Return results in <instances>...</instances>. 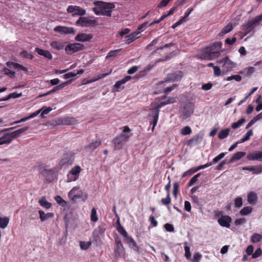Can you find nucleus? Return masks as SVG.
Returning <instances> with one entry per match:
<instances>
[{
    "label": "nucleus",
    "instance_id": "nucleus-10",
    "mask_svg": "<svg viewBox=\"0 0 262 262\" xmlns=\"http://www.w3.org/2000/svg\"><path fill=\"white\" fill-rule=\"evenodd\" d=\"M193 112V108L191 103H187L183 107L181 112V117L183 119H186L191 116Z\"/></svg>",
    "mask_w": 262,
    "mask_h": 262
},
{
    "label": "nucleus",
    "instance_id": "nucleus-17",
    "mask_svg": "<svg viewBox=\"0 0 262 262\" xmlns=\"http://www.w3.org/2000/svg\"><path fill=\"white\" fill-rule=\"evenodd\" d=\"M74 160V156L71 154H66L63 159L60 161V164L62 166H68L72 164Z\"/></svg>",
    "mask_w": 262,
    "mask_h": 262
},
{
    "label": "nucleus",
    "instance_id": "nucleus-41",
    "mask_svg": "<svg viewBox=\"0 0 262 262\" xmlns=\"http://www.w3.org/2000/svg\"><path fill=\"white\" fill-rule=\"evenodd\" d=\"M262 238V236L258 233H254L251 237V242L253 243L259 242Z\"/></svg>",
    "mask_w": 262,
    "mask_h": 262
},
{
    "label": "nucleus",
    "instance_id": "nucleus-52",
    "mask_svg": "<svg viewBox=\"0 0 262 262\" xmlns=\"http://www.w3.org/2000/svg\"><path fill=\"white\" fill-rule=\"evenodd\" d=\"M40 110H41V116L43 117L45 115L49 114L52 110V108L50 107L44 106Z\"/></svg>",
    "mask_w": 262,
    "mask_h": 262
},
{
    "label": "nucleus",
    "instance_id": "nucleus-43",
    "mask_svg": "<svg viewBox=\"0 0 262 262\" xmlns=\"http://www.w3.org/2000/svg\"><path fill=\"white\" fill-rule=\"evenodd\" d=\"M201 173H199L196 174H195L194 176H193L189 181L188 183L189 186H191L193 185L196 182L198 181V178L201 176Z\"/></svg>",
    "mask_w": 262,
    "mask_h": 262
},
{
    "label": "nucleus",
    "instance_id": "nucleus-34",
    "mask_svg": "<svg viewBox=\"0 0 262 262\" xmlns=\"http://www.w3.org/2000/svg\"><path fill=\"white\" fill-rule=\"evenodd\" d=\"M22 96L21 93H17L16 92H14L12 93H10L7 97L0 99V101H7L11 98H17L21 97Z\"/></svg>",
    "mask_w": 262,
    "mask_h": 262
},
{
    "label": "nucleus",
    "instance_id": "nucleus-3",
    "mask_svg": "<svg viewBox=\"0 0 262 262\" xmlns=\"http://www.w3.org/2000/svg\"><path fill=\"white\" fill-rule=\"evenodd\" d=\"M262 21V15L256 16L253 19L249 20L248 22L243 25V30L247 35L248 33L254 32V28L256 26L259 25L260 22Z\"/></svg>",
    "mask_w": 262,
    "mask_h": 262
},
{
    "label": "nucleus",
    "instance_id": "nucleus-14",
    "mask_svg": "<svg viewBox=\"0 0 262 262\" xmlns=\"http://www.w3.org/2000/svg\"><path fill=\"white\" fill-rule=\"evenodd\" d=\"M183 76L182 72L180 71L167 74L165 81L173 82L180 80Z\"/></svg>",
    "mask_w": 262,
    "mask_h": 262
},
{
    "label": "nucleus",
    "instance_id": "nucleus-30",
    "mask_svg": "<svg viewBox=\"0 0 262 262\" xmlns=\"http://www.w3.org/2000/svg\"><path fill=\"white\" fill-rule=\"evenodd\" d=\"M246 155L245 152H237L233 155L232 158L230 159V160L228 162V163H233L234 161L239 160L242 158L244 157Z\"/></svg>",
    "mask_w": 262,
    "mask_h": 262
},
{
    "label": "nucleus",
    "instance_id": "nucleus-59",
    "mask_svg": "<svg viewBox=\"0 0 262 262\" xmlns=\"http://www.w3.org/2000/svg\"><path fill=\"white\" fill-rule=\"evenodd\" d=\"M202 255L199 253L197 252L193 255L192 262H199Z\"/></svg>",
    "mask_w": 262,
    "mask_h": 262
},
{
    "label": "nucleus",
    "instance_id": "nucleus-38",
    "mask_svg": "<svg viewBox=\"0 0 262 262\" xmlns=\"http://www.w3.org/2000/svg\"><path fill=\"white\" fill-rule=\"evenodd\" d=\"M252 208L250 206H246L244 207L240 211V214L242 215H246L251 213Z\"/></svg>",
    "mask_w": 262,
    "mask_h": 262
},
{
    "label": "nucleus",
    "instance_id": "nucleus-9",
    "mask_svg": "<svg viewBox=\"0 0 262 262\" xmlns=\"http://www.w3.org/2000/svg\"><path fill=\"white\" fill-rule=\"evenodd\" d=\"M116 247L114 250L115 257L116 259L125 255V250L121 243V240L117 238L115 240Z\"/></svg>",
    "mask_w": 262,
    "mask_h": 262
},
{
    "label": "nucleus",
    "instance_id": "nucleus-19",
    "mask_svg": "<svg viewBox=\"0 0 262 262\" xmlns=\"http://www.w3.org/2000/svg\"><path fill=\"white\" fill-rule=\"evenodd\" d=\"M58 122L63 125L75 124L77 122V120L74 117H64L58 119Z\"/></svg>",
    "mask_w": 262,
    "mask_h": 262
},
{
    "label": "nucleus",
    "instance_id": "nucleus-6",
    "mask_svg": "<svg viewBox=\"0 0 262 262\" xmlns=\"http://www.w3.org/2000/svg\"><path fill=\"white\" fill-rule=\"evenodd\" d=\"M84 46L80 43H70L66 48L65 51L68 54H72L75 52L83 50Z\"/></svg>",
    "mask_w": 262,
    "mask_h": 262
},
{
    "label": "nucleus",
    "instance_id": "nucleus-21",
    "mask_svg": "<svg viewBox=\"0 0 262 262\" xmlns=\"http://www.w3.org/2000/svg\"><path fill=\"white\" fill-rule=\"evenodd\" d=\"M247 158L249 160H257L262 161V152L258 151L249 154L247 155Z\"/></svg>",
    "mask_w": 262,
    "mask_h": 262
},
{
    "label": "nucleus",
    "instance_id": "nucleus-27",
    "mask_svg": "<svg viewBox=\"0 0 262 262\" xmlns=\"http://www.w3.org/2000/svg\"><path fill=\"white\" fill-rule=\"evenodd\" d=\"M28 129H29V127L25 126V127H22L21 128H19L17 130H16L12 133H10V134L11 135L12 139L13 140L14 138H15L19 136L21 134H23L26 130H27Z\"/></svg>",
    "mask_w": 262,
    "mask_h": 262
},
{
    "label": "nucleus",
    "instance_id": "nucleus-16",
    "mask_svg": "<svg viewBox=\"0 0 262 262\" xmlns=\"http://www.w3.org/2000/svg\"><path fill=\"white\" fill-rule=\"evenodd\" d=\"M54 31L60 34H74L75 31L73 28L64 26H57L54 29Z\"/></svg>",
    "mask_w": 262,
    "mask_h": 262
},
{
    "label": "nucleus",
    "instance_id": "nucleus-32",
    "mask_svg": "<svg viewBox=\"0 0 262 262\" xmlns=\"http://www.w3.org/2000/svg\"><path fill=\"white\" fill-rule=\"evenodd\" d=\"M247 200L250 204H255L257 200L256 194L253 191L250 192L248 194Z\"/></svg>",
    "mask_w": 262,
    "mask_h": 262
},
{
    "label": "nucleus",
    "instance_id": "nucleus-64",
    "mask_svg": "<svg viewBox=\"0 0 262 262\" xmlns=\"http://www.w3.org/2000/svg\"><path fill=\"white\" fill-rule=\"evenodd\" d=\"M261 253V250L260 248H257L254 253L252 255V257L253 258H256L259 256Z\"/></svg>",
    "mask_w": 262,
    "mask_h": 262
},
{
    "label": "nucleus",
    "instance_id": "nucleus-36",
    "mask_svg": "<svg viewBox=\"0 0 262 262\" xmlns=\"http://www.w3.org/2000/svg\"><path fill=\"white\" fill-rule=\"evenodd\" d=\"M64 43L58 42V41H52L50 45L51 47L56 50H61L63 49L64 46Z\"/></svg>",
    "mask_w": 262,
    "mask_h": 262
},
{
    "label": "nucleus",
    "instance_id": "nucleus-25",
    "mask_svg": "<svg viewBox=\"0 0 262 262\" xmlns=\"http://www.w3.org/2000/svg\"><path fill=\"white\" fill-rule=\"evenodd\" d=\"M243 169L252 171L253 174H259L262 172V166L244 167Z\"/></svg>",
    "mask_w": 262,
    "mask_h": 262
},
{
    "label": "nucleus",
    "instance_id": "nucleus-4",
    "mask_svg": "<svg viewBox=\"0 0 262 262\" xmlns=\"http://www.w3.org/2000/svg\"><path fill=\"white\" fill-rule=\"evenodd\" d=\"M39 171L48 183L52 182L56 178V174L54 170L49 168L47 165L44 164L39 165Z\"/></svg>",
    "mask_w": 262,
    "mask_h": 262
},
{
    "label": "nucleus",
    "instance_id": "nucleus-46",
    "mask_svg": "<svg viewBox=\"0 0 262 262\" xmlns=\"http://www.w3.org/2000/svg\"><path fill=\"white\" fill-rule=\"evenodd\" d=\"M243 205V199L241 197H237L234 200V206L236 208H240Z\"/></svg>",
    "mask_w": 262,
    "mask_h": 262
},
{
    "label": "nucleus",
    "instance_id": "nucleus-37",
    "mask_svg": "<svg viewBox=\"0 0 262 262\" xmlns=\"http://www.w3.org/2000/svg\"><path fill=\"white\" fill-rule=\"evenodd\" d=\"M9 222V219L8 217H0V228L5 229L7 226Z\"/></svg>",
    "mask_w": 262,
    "mask_h": 262
},
{
    "label": "nucleus",
    "instance_id": "nucleus-23",
    "mask_svg": "<svg viewBox=\"0 0 262 262\" xmlns=\"http://www.w3.org/2000/svg\"><path fill=\"white\" fill-rule=\"evenodd\" d=\"M125 242L128 244L129 246L132 248L134 250L138 252L139 247H138L136 242L134 240V239L128 236H126L125 239Z\"/></svg>",
    "mask_w": 262,
    "mask_h": 262
},
{
    "label": "nucleus",
    "instance_id": "nucleus-54",
    "mask_svg": "<svg viewBox=\"0 0 262 262\" xmlns=\"http://www.w3.org/2000/svg\"><path fill=\"white\" fill-rule=\"evenodd\" d=\"M20 55L24 58H29L32 59L33 58V56L28 53L26 51H23L20 53Z\"/></svg>",
    "mask_w": 262,
    "mask_h": 262
},
{
    "label": "nucleus",
    "instance_id": "nucleus-20",
    "mask_svg": "<svg viewBox=\"0 0 262 262\" xmlns=\"http://www.w3.org/2000/svg\"><path fill=\"white\" fill-rule=\"evenodd\" d=\"M92 38L93 36L91 34L80 33L75 37V40L77 41H89Z\"/></svg>",
    "mask_w": 262,
    "mask_h": 262
},
{
    "label": "nucleus",
    "instance_id": "nucleus-51",
    "mask_svg": "<svg viewBox=\"0 0 262 262\" xmlns=\"http://www.w3.org/2000/svg\"><path fill=\"white\" fill-rule=\"evenodd\" d=\"M117 230L121 234H122L125 237L127 236V235H128L127 233L126 232L124 227L123 226H122L120 224H119V226L117 227Z\"/></svg>",
    "mask_w": 262,
    "mask_h": 262
},
{
    "label": "nucleus",
    "instance_id": "nucleus-22",
    "mask_svg": "<svg viewBox=\"0 0 262 262\" xmlns=\"http://www.w3.org/2000/svg\"><path fill=\"white\" fill-rule=\"evenodd\" d=\"M39 218L41 222H45L54 216L53 213L48 212L45 213L42 210H39Z\"/></svg>",
    "mask_w": 262,
    "mask_h": 262
},
{
    "label": "nucleus",
    "instance_id": "nucleus-58",
    "mask_svg": "<svg viewBox=\"0 0 262 262\" xmlns=\"http://www.w3.org/2000/svg\"><path fill=\"white\" fill-rule=\"evenodd\" d=\"M246 222V220L244 218H239L235 220L234 224L235 225H241Z\"/></svg>",
    "mask_w": 262,
    "mask_h": 262
},
{
    "label": "nucleus",
    "instance_id": "nucleus-53",
    "mask_svg": "<svg viewBox=\"0 0 262 262\" xmlns=\"http://www.w3.org/2000/svg\"><path fill=\"white\" fill-rule=\"evenodd\" d=\"M225 152H222L218 156L215 157L213 160H212V163H217L220 160H221L222 158H223L225 156Z\"/></svg>",
    "mask_w": 262,
    "mask_h": 262
},
{
    "label": "nucleus",
    "instance_id": "nucleus-7",
    "mask_svg": "<svg viewBox=\"0 0 262 262\" xmlns=\"http://www.w3.org/2000/svg\"><path fill=\"white\" fill-rule=\"evenodd\" d=\"M128 137V136H126L123 133H122L119 136L115 138L113 140L114 149L116 150H119L121 149L123 144L126 142Z\"/></svg>",
    "mask_w": 262,
    "mask_h": 262
},
{
    "label": "nucleus",
    "instance_id": "nucleus-28",
    "mask_svg": "<svg viewBox=\"0 0 262 262\" xmlns=\"http://www.w3.org/2000/svg\"><path fill=\"white\" fill-rule=\"evenodd\" d=\"M12 139L11 137L10 133L5 134L4 136L0 137V145L7 144H10Z\"/></svg>",
    "mask_w": 262,
    "mask_h": 262
},
{
    "label": "nucleus",
    "instance_id": "nucleus-2",
    "mask_svg": "<svg viewBox=\"0 0 262 262\" xmlns=\"http://www.w3.org/2000/svg\"><path fill=\"white\" fill-rule=\"evenodd\" d=\"M175 102L176 98L170 97L164 101L161 102L159 104H158L157 107L150 110L149 113V116H152L154 118V127L155 126L157 123L160 108L166 104L173 103Z\"/></svg>",
    "mask_w": 262,
    "mask_h": 262
},
{
    "label": "nucleus",
    "instance_id": "nucleus-57",
    "mask_svg": "<svg viewBox=\"0 0 262 262\" xmlns=\"http://www.w3.org/2000/svg\"><path fill=\"white\" fill-rule=\"evenodd\" d=\"M55 200L56 202L59 205H66V202L63 200L62 198L59 195H56L55 196Z\"/></svg>",
    "mask_w": 262,
    "mask_h": 262
},
{
    "label": "nucleus",
    "instance_id": "nucleus-35",
    "mask_svg": "<svg viewBox=\"0 0 262 262\" xmlns=\"http://www.w3.org/2000/svg\"><path fill=\"white\" fill-rule=\"evenodd\" d=\"M230 132V129L229 128L221 130L218 135V137L220 139L226 138L229 135Z\"/></svg>",
    "mask_w": 262,
    "mask_h": 262
},
{
    "label": "nucleus",
    "instance_id": "nucleus-1",
    "mask_svg": "<svg viewBox=\"0 0 262 262\" xmlns=\"http://www.w3.org/2000/svg\"><path fill=\"white\" fill-rule=\"evenodd\" d=\"M94 5L96 6V7L93 8V10L95 14L110 17L112 15V9L115 7L113 3H106L102 1H95Z\"/></svg>",
    "mask_w": 262,
    "mask_h": 262
},
{
    "label": "nucleus",
    "instance_id": "nucleus-15",
    "mask_svg": "<svg viewBox=\"0 0 262 262\" xmlns=\"http://www.w3.org/2000/svg\"><path fill=\"white\" fill-rule=\"evenodd\" d=\"M203 136L202 133H199L195 137L188 140L186 144L190 147L199 144L202 141Z\"/></svg>",
    "mask_w": 262,
    "mask_h": 262
},
{
    "label": "nucleus",
    "instance_id": "nucleus-42",
    "mask_svg": "<svg viewBox=\"0 0 262 262\" xmlns=\"http://www.w3.org/2000/svg\"><path fill=\"white\" fill-rule=\"evenodd\" d=\"M253 135V131L252 129H250L248 131V132L246 134L245 137L243 138L241 141L240 142L243 143L247 140H248L250 137Z\"/></svg>",
    "mask_w": 262,
    "mask_h": 262
},
{
    "label": "nucleus",
    "instance_id": "nucleus-26",
    "mask_svg": "<svg viewBox=\"0 0 262 262\" xmlns=\"http://www.w3.org/2000/svg\"><path fill=\"white\" fill-rule=\"evenodd\" d=\"M101 144L100 140H96L94 142H92L88 145L85 148L88 151H93L95 149H96L98 147H99Z\"/></svg>",
    "mask_w": 262,
    "mask_h": 262
},
{
    "label": "nucleus",
    "instance_id": "nucleus-63",
    "mask_svg": "<svg viewBox=\"0 0 262 262\" xmlns=\"http://www.w3.org/2000/svg\"><path fill=\"white\" fill-rule=\"evenodd\" d=\"M120 50H115L114 51H111L108 53L107 55L106 56V58H108L109 57H114L116 55V54L119 52Z\"/></svg>",
    "mask_w": 262,
    "mask_h": 262
},
{
    "label": "nucleus",
    "instance_id": "nucleus-60",
    "mask_svg": "<svg viewBox=\"0 0 262 262\" xmlns=\"http://www.w3.org/2000/svg\"><path fill=\"white\" fill-rule=\"evenodd\" d=\"M179 188V184L178 182H175L173 184V193L174 196H177V193L178 192Z\"/></svg>",
    "mask_w": 262,
    "mask_h": 262
},
{
    "label": "nucleus",
    "instance_id": "nucleus-62",
    "mask_svg": "<svg viewBox=\"0 0 262 262\" xmlns=\"http://www.w3.org/2000/svg\"><path fill=\"white\" fill-rule=\"evenodd\" d=\"M237 39L236 37H233L232 39H230L229 38H227L226 39H225V42L226 43L228 44V45H233L234 42H235V41H236Z\"/></svg>",
    "mask_w": 262,
    "mask_h": 262
},
{
    "label": "nucleus",
    "instance_id": "nucleus-18",
    "mask_svg": "<svg viewBox=\"0 0 262 262\" xmlns=\"http://www.w3.org/2000/svg\"><path fill=\"white\" fill-rule=\"evenodd\" d=\"M219 224L222 227L229 228L231 218L228 215H222L217 220Z\"/></svg>",
    "mask_w": 262,
    "mask_h": 262
},
{
    "label": "nucleus",
    "instance_id": "nucleus-50",
    "mask_svg": "<svg viewBox=\"0 0 262 262\" xmlns=\"http://www.w3.org/2000/svg\"><path fill=\"white\" fill-rule=\"evenodd\" d=\"M79 187H75L68 193L69 197L72 200V199L74 197V196L77 193V191L78 190Z\"/></svg>",
    "mask_w": 262,
    "mask_h": 262
},
{
    "label": "nucleus",
    "instance_id": "nucleus-29",
    "mask_svg": "<svg viewBox=\"0 0 262 262\" xmlns=\"http://www.w3.org/2000/svg\"><path fill=\"white\" fill-rule=\"evenodd\" d=\"M233 29V25L231 23H229L227 26L224 27L219 34L220 37H223L225 34L231 31Z\"/></svg>",
    "mask_w": 262,
    "mask_h": 262
},
{
    "label": "nucleus",
    "instance_id": "nucleus-31",
    "mask_svg": "<svg viewBox=\"0 0 262 262\" xmlns=\"http://www.w3.org/2000/svg\"><path fill=\"white\" fill-rule=\"evenodd\" d=\"M140 32L135 31L130 34L126 35L125 37L127 38V43H130L134 41L135 39L139 37V34Z\"/></svg>",
    "mask_w": 262,
    "mask_h": 262
},
{
    "label": "nucleus",
    "instance_id": "nucleus-48",
    "mask_svg": "<svg viewBox=\"0 0 262 262\" xmlns=\"http://www.w3.org/2000/svg\"><path fill=\"white\" fill-rule=\"evenodd\" d=\"M3 72L7 75L9 76L10 78H13L15 76V72L10 70V69L5 68L3 69Z\"/></svg>",
    "mask_w": 262,
    "mask_h": 262
},
{
    "label": "nucleus",
    "instance_id": "nucleus-33",
    "mask_svg": "<svg viewBox=\"0 0 262 262\" xmlns=\"http://www.w3.org/2000/svg\"><path fill=\"white\" fill-rule=\"evenodd\" d=\"M38 203L41 206L47 209L50 208L52 205L51 203L47 201L45 196H42L41 199L39 200Z\"/></svg>",
    "mask_w": 262,
    "mask_h": 262
},
{
    "label": "nucleus",
    "instance_id": "nucleus-56",
    "mask_svg": "<svg viewBox=\"0 0 262 262\" xmlns=\"http://www.w3.org/2000/svg\"><path fill=\"white\" fill-rule=\"evenodd\" d=\"M162 203L164 205H168L171 202V198L170 197V194H167V196L166 198H163L161 200Z\"/></svg>",
    "mask_w": 262,
    "mask_h": 262
},
{
    "label": "nucleus",
    "instance_id": "nucleus-45",
    "mask_svg": "<svg viewBox=\"0 0 262 262\" xmlns=\"http://www.w3.org/2000/svg\"><path fill=\"white\" fill-rule=\"evenodd\" d=\"M91 245V242H80V247L82 250H86L90 248Z\"/></svg>",
    "mask_w": 262,
    "mask_h": 262
},
{
    "label": "nucleus",
    "instance_id": "nucleus-49",
    "mask_svg": "<svg viewBox=\"0 0 262 262\" xmlns=\"http://www.w3.org/2000/svg\"><path fill=\"white\" fill-rule=\"evenodd\" d=\"M91 220L92 221L96 222L98 221L97 212L95 208H93L91 211Z\"/></svg>",
    "mask_w": 262,
    "mask_h": 262
},
{
    "label": "nucleus",
    "instance_id": "nucleus-61",
    "mask_svg": "<svg viewBox=\"0 0 262 262\" xmlns=\"http://www.w3.org/2000/svg\"><path fill=\"white\" fill-rule=\"evenodd\" d=\"M185 256L187 259H190L191 257V253L190 252V249L188 246H185Z\"/></svg>",
    "mask_w": 262,
    "mask_h": 262
},
{
    "label": "nucleus",
    "instance_id": "nucleus-12",
    "mask_svg": "<svg viewBox=\"0 0 262 262\" xmlns=\"http://www.w3.org/2000/svg\"><path fill=\"white\" fill-rule=\"evenodd\" d=\"M220 53L217 51H212V49H210L209 51H206L201 54L200 58L203 59L212 60L215 57L219 56Z\"/></svg>",
    "mask_w": 262,
    "mask_h": 262
},
{
    "label": "nucleus",
    "instance_id": "nucleus-13",
    "mask_svg": "<svg viewBox=\"0 0 262 262\" xmlns=\"http://www.w3.org/2000/svg\"><path fill=\"white\" fill-rule=\"evenodd\" d=\"M81 170L79 166H75L69 172L68 174V182L75 181L77 180L78 174Z\"/></svg>",
    "mask_w": 262,
    "mask_h": 262
},
{
    "label": "nucleus",
    "instance_id": "nucleus-47",
    "mask_svg": "<svg viewBox=\"0 0 262 262\" xmlns=\"http://www.w3.org/2000/svg\"><path fill=\"white\" fill-rule=\"evenodd\" d=\"M68 82H65L61 83V84L56 86L52 90H51L52 93H55L57 91L61 90L63 87H64L66 85H67L68 84Z\"/></svg>",
    "mask_w": 262,
    "mask_h": 262
},
{
    "label": "nucleus",
    "instance_id": "nucleus-5",
    "mask_svg": "<svg viewBox=\"0 0 262 262\" xmlns=\"http://www.w3.org/2000/svg\"><path fill=\"white\" fill-rule=\"evenodd\" d=\"M217 63L222 64L223 70L225 72L232 71L235 66V63L231 61L227 56L218 60Z\"/></svg>",
    "mask_w": 262,
    "mask_h": 262
},
{
    "label": "nucleus",
    "instance_id": "nucleus-44",
    "mask_svg": "<svg viewBox=\"0 0 262 262\" xmlns=\"http://www.w3.org/2000/svg\"><path fill=\"white\" fill-rule=\"evenodd\" d=\"M191 132H192L191 129L188 126H186L184 127L181 130V134L183 135H189L191 133Z\"/></svg>",
    "mask_w": 262,
    "mask_h": 262
},
{
    "label": "nucleus",
    "instance_id": "nucleus-40",
    "mask_svg": "<svg viewBox=\"0 0 262 262\" xmlns=\"http://www.w3.org/2000/svg\"><path fill=\"white\" fill-rule=\"evenodd\" d=\"M246 121V119L244 118L239 119L237 122H234L232 124L231 127L233 129H236L240 127Z\"/></svg>",
    "mask_w": 262,
    "mask_h": 262
},
{
    "label": "nucleus",
    "instance_id": "nucleus-55",
    "mask_svg": "<svg viewBox=\"0 0 262 262\" xmlns=\"http://www.w3.org/2000/svg\"><path fill=\"white\" fill-rule=\"evenodd\" d=\"M235 80L236 81H240L242 80V77L239 75H232L227 78V81H231L232 80Z\"/></svg>",
    "mask_w": 262,
    "mask_h": 262
},
{
    "label": "nucleus",
    "instance_id": "nucleus-8",
    "mask_svg": "<svg viewBox=\"0 0 262 262\" xmlns=\"http://www.w3.org/2000/svg\"><path fill=\"white\" fill-rule=\"evenodd\" d=\"M76 24L83 27L94 26L97 24L95 19H89L88 17H80L76 21Z\"/></svg>",
    "mask_w": 262,
    "mask_h": 262
},
{
    "label": "nucleus",
    "instance_id": "nucleus-24",
    "mask_svg": "<svg viewBox=\"0 0 262 262\" xmlns=\"http://www.w3.org/2000/svg\"><path fill=\"white\" fill-rule=\"evenodd\" d=\"M35 51L39 55L42 56L45 58H47L49 59H52V55L51 53L47 50H42L39 48H35Z\"/></svg>",
    "mask_w": 262,
    "mask_h": 262
},
{
    "label": "nucleus",
    "instance_id": "nucleus-11",
    "mask_svg": "<svg viewBox=\"0 0 262 262\" xmlns=\"http://www.w3.org/2000/svg\"><path fill=\"white\" fill-rule=\"evenodd\" d=\"M67 12L72 13L73 15L83 16L85 14V10L77 6H69Z\"/></svg>",
    "mask_w": 262,
    "mask_h": 262
},
{
    "label": "nucleus",
    "instance_id": "nucleus-39",
    "mask_svg": "<svg viewBox=\"0 0 262 262\" xmlns=\"http://www.w3.org/2000/svg\"><path fill=\"white\" fill-rule=\"evenodd\" d=\"M257 90V88H253L251 90V91L245 96V97L238 102V105H241L242 104L244 103L246 101V100L249 98V97H250L252 94H253Z\"/></svg>",
    "mask_w": 262,
    "mask_h": 262
}]
</instances>
